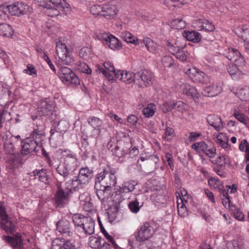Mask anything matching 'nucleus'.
Wrapping results in <instances>:
<instances>
[{
	"label": "nucleus",
	"mask_w": 249,
	"mask_h": 249,
	"mask_svg": "<svg viewBox=\"0 0 249 249\" xmlns=\"http://www.w3.org/2000/svg\"><path fill=\"white\" fill-rule=\"evenodd\" d=\"M136 84L141 87H147L152 84L153 74L149 70H144L135 73Z\"/></svg>",
	"instance_id": "nucleus-7"
},
{
	"label": "nucleus",
	"mask_w": 249,
	"mask_h": 249,
	"mask_svg": "<svg viewBox=\"0 0 249 249\" xmlns=\"http://www.w3.org/2000/svg\"><path fill=\"white\" fill-rule=\"evenodd\" d=\"M65 64H60L57 66L59 71L57 75L61 80L66 84H72L77 85L79 84L78 77L68 67H65Z\"/></svg>",
	"instance_id": "nucleus-6"
},
{
	"label": "nucleus",
	"mask_w": 249,
	"mask_h": 249,
	"mask_svg": "<svg viewBox=\"0 0 249 249\" xmlns=\"http://www.w3.org/2000/svg\"><path fill=\"white\" fill-rule=\"evenodd\" d=\"M226 56L229 60L239 66H246V61L244 58L238 50L235 49H229V52L227 53Z\"/></svg>",
	"instance_id": "nucleus-16"
},
{
	"label": "nucleus",
	"mask_w": 249,
	"mask_h": 249,
	"mask_svg": "<svg viewBox=\"0 0 249 249\" xmlns=\"http://www.w3.org/2000/svg\"><path fill=\"white\" fill-rule=\"evenodd\" d=\"M192 147L198 152H203L207 147V144L204 142H196L192 145Z\"/></svg>",
	"instance_id": "nucleus-54"
},
{
	"label": "nucleus",
	"mask_w": 249,
	"mask_h": 249,
	"mask_svg": "<svg viewBox=\"0 0 249 249\" xmlns=\"http://www.w3.org/2000/svg\"><path fill=\"white\" fill-rule=\"evenodd\" d=\"M52 249H65L63 247L62 241L59 239H56L52 243Z\"/></svg>",
	"instance_id": "nucleus-64"
},
{
	"label": "nucleus",
	"mask_w": 249,
	"mask_h": 249,
	"mask_svg": "<svg viewBox=\"0 0 249 249\" xmlns=\"http://www.w3.org/2000/svg\"><path fill=\"white\" fill-rule=\"evenodd\" d=\"M155 232L153 227L148 222L144 223L138 230L136 238L137 241H144L150 238Z\"/></svg>",
	"instance_id": "nucleus-9"
},
{
	"label": "nucleus",
	"mask_w": 249,
	"mask_h": 249,
	"mask_svg": "<svg viewBox=\"0 0 249 249\" xmlns=\"http://www.w3.org/2000/svg\"><path fill=\"white\" fill-rule=\"evenodd\" d=\"M178 215L182 217H186L188 214V212L185 204L183 203L179 204L178 202Z\"/></svg>",
	"instance_id": "nucleus-53"
},
{
	"label": "nucleus",
	"mask_w": 249,
	"mask_h": 249,
	"mask_svg": "<svg viewBox=\"0 0 249 249\" xmlns=\"http://www.w3.org/2000/svg\"><path fill=\"white\" fill-rule=\"evenodd\" d=\"M121 37L126 42L133 43L135 45L139 44V39L129 32H125L122 33Z\"/></svg>",
	"instance_id": "nucleus-38"
},
{
	"label": "nucleus",
	"mask_w": 249,
	"mask_h": 249,
	"mask_svg": "<svg viewBox=\"0 0 249 249\" xmlns=\"http://www.w3.org/2000/svg\"><path fill=\"white\" fill-rule=\"evenodd\" d=\"M92 171L86 167L80 170L77 177L83 181V183L86 184L89 182V179L92 178Z\"/></svg>",
	"instance_id": "nucleus-32"
},
{
	"label": "nucleus",
	"mask_w": 249,
	"mask_h": 249,
	"mask_svg": "<svg viewBox=\"0 0 249 249\" xmlns=\"http://www.w3.org/2000/svg\"><path fill=\"white\" fill-rule=\"evenodd\" d=\"M170 26L175 29L181 30L186 27L185 21L182 19L177 18L172 20L170 23Z\"/></svg>",
	"instance_id": "nucleus-42"
},
{
	"label": "nucleus",
	"mask_w": 249,
	"mask_h": 249,
	"mask_svg": "<svg viewBox=\"0 0 249 249\" xmlns=\"http://www.w3.org/2000/svg\"><path fill=\"white\" fill-rule=\"evenodd\" d=\"M7 13H9L8 6H0V19L5 20Z\"/></svg>",
	"instance_id": "nucleus-62"
},
{
	"label": "nucleus",
	"mask_w": 249,
	"mask_h": 249,
	"mask_svg": "<svg viewBox=\"0 0 249 249\" xmlns=\"http://www.w3.org/2000/svg\"><path fill=\"white\" fill-rule=\"evenodd\" d=\"M136 185L137 183L134 181L125 182L121 186H119L118 189L124 196L125 194L133 192L135 189V186Z\"/></svg>",
	"instance_id": "nucleus-33"
},
{
	"label": "nucleus",
	"mask_w": 249,
	"mask_h": 249,
	"mask_svg": "<svg viewBox=\"0 0 249 249\" xmlns=\"http://www.w3.org/2000/svg\"><path fill=\"white\" fill-rule=\"evenodd\" d=\"M226 188L227 189H225L223 188H222L221 189H219L218 190V192L220 193V195L221 198H226V197H230L229 195H228V192L229 189H231V193H234V192L232 191L233 189H231V186L229 185H227L226 186Z\"/></svg>",
	"instance_id": "nucleus-60"
},
{
	"label": "nucleus",
	"mask_w": 249,
	"mask_h": 249,
	"mask_svg": "<svg viewBox=\"0 0 249 249\" xmlns=\"http://www.w3.org/2000/svg\"><path fill=\"white\" fill-rule=\"evenodd\" d=\"M142 205H140V203L137 198H135V200L130 201L128 204V207L131 212L133 213H138Z\"/></svg>",
	"instance_id": "nucleus-50"
},
{
	"label": "nucleus",
	"mask_w": 249,
	"mask_h": 249,
	"mask_svg": "<svg viewBox=\"0 0 249 249\" xmlns=\"http://www.w3.org/2000/svg\"><path fill=\"white\" fill-rule=\"evenodd\" d=\"M76 164V158L71 155H69L65 158L64 162L57 167L56 171L63 177L64 180H66L73 177Z\"/></svg>",
	"instance_id": "nucleus-3"
},
{
	"label": "nucleus",
	"mask_w": 249,
	"mask_h": 249,
	"mask_svg": "<svg viewBox=\"0 0 249 249\" xmlns=\"http://www.w3.org/2000/svg\"><path fill=\"white\" fill-rule=\"evenodd\" d=\"M222 91V88L218 83H213L207 86L203 91L204 96L213 97L219 94Z\"/></svg>",
	"instance_id": "nucleus-24"
},
{
	"label": "nucleus",
	"mask_w": 249,
	"mask_h": 249,
	"mask_svg": "<svg viewBox=\"0 0 249 249\" xmlns=\"http://www.w3.org/2000/svg\"><path fill=\"white\" fill-rule=\"evenodd\" d=\"M228 71L233 80H238L242 75H247L249 71L246 70V66H239L235 63L230 65Z\"/></svg>",
	"instance_id": "nucleus-17"
},
{
	"label": "nucleus",
	"mask_w": 249,
	"mask_h": 249,
	"mask_svg": "<svg viewBox=\"0 0 249 249\" xmlns=\"http://www.w3.org/2000/svg\"><path fill=\"white\" fill-rule=\"evenodd\" d=\"M156 110V107L153 104H149L142 110L143 115L147 118H149L154 115Z\"/></svg>",
	"instance_id": "nucleus-44"
},
{
	"label": "nucleus",
	"mask_w": 249,
	"mask_h": 249,
	"mask_svg": "<svg viewBox=\"0 0 249 249\" xmlns=\"http://www.w3.org/2000/svg\"><path fill=\"white\" fill-rule=\"evenodd\" d=\"M217 142L223 148H227L229 145L228 139L226 134L221 133L217 136Z\"/></svg>",
	"instance_id": "nucleus-46"
},
{
	"label": "nucleus",
	"mask_w": 249,
	"mask_h": 249,
	"mask_svg": "<svg viewBox=\"0 0 249 249\" xmlns=\"http://www.w3.org/2000/svg\"><path fill=\"white\" fill-rule=\"evenodd\" d=\"M62 244L65 249H78L74 242L70 240H64Z\"/></svg>",
	"instance_id": "nucleus-56"
},
{
	"label": "nucleus",
	"mask_w": 249,
	"mask_h": 249,
	"mask_svg": "<svg viewBox=\"0 0 249 249\" xmlns=\"http://www.w3.org/2000/svg\"><path fill=\"white\" fill-rule=\"evenodd\" d=\"M88 245L94 249H109L110 245L99 237L94 236L89 238Z\"/></svg>",
	"instance_id": "nucleus-18"
},
{
	"label": "nucleus",
	"mask_w": 249,
	"mask_h": 249,
	"mask_svg": "<svg viewBox=\"0 0 249 249\" xmlns=\"http://www.w3.org/2000/svg\"><path fill=\"white\" fill-rule=\"evenodd\" d=\"M101 132V129L93 128L89 127H84L82 129V134L85 135L88 138H92L93 143H96V139L99 136Z\"/></svg>",
	"instance_id": "nucleus-27"
},
{
	"label": "nucleus",
	"mask_w": 249,
	"mask_h": 249,
	"mask_svg": "<svg viewBox=\"0 0 249 249\" xmlns=\"http://www.w3.org/2000/svg\"><path fill=\"white\" fill-rule=\"evenodd\" d=\"M22 154L14 153L8 154L7 157V163L9 165L11 168H18L20 166L22 162Z\"/></svg>",
	"instance_id": "nucleus-20"
},
{
	"label": "nucleus",
	"mask_w": 249,
	"mask_h": 249,
	"mask_svg": "<svg viewBox=\"0 0 249 249\" xmlns=\"http://www.w3.org/2000/svg\"><path fill=\"white\" fill-rule=\"evenodd\" d=\"M208 184L212 189L215 190H217L218 191L219 189L223 188V185L221 182L214 178H210L208 180Z\"/></svg>",
	"instance_id": "nucleus-45"
},
{
	"label": "nucleus",
	"mask_w": 249,
	"mask_h": 249,
	"mask_svg": "<svg viewBox=\"0 0 249 249\" xmlns=\"http://www.w3.org/2000/svg\"><path fill=\"white\" fill-rule=\"evenodd\" d=\"M71 179L65 183V188L68 190H70L71 194L73 191H78L82 189L83 185L85 184L78 177H74V178H71Z\"/></svg>",
	"instance_id": "nucleus-22"
},
{
	"label": "nucleus",
	"mask_w": 249,
	"mask_h": 249,
	"mask_svg": "<svg viewBox=\"0 0 249 249\" xmlns=\"http://www.w3.org/2000/svg\"><path fill=\"white\" fill-rule=\"evenodd\" d=\"M99 38L103 41H105L107 45L112 50H116L121 48L120 41L114 36L104 32L99 36Z\"/></svg>",
	"instance_id": "nucleus-14"
},
{
	"label": "nucleus",
	"mask_w": 249,
	"mask_h": 249,
	"mask_svg": "<svg viewBox=\"0 0 249 249\" xmlns=\"http://www.w3.org/2000/svg\"><path fill=\"white\" fill-rule=\"evenodd\" d=\"M71 191L66 188L63 190L61 185H58V190L55 195L54 200L57 206L64 207L69 201V196Z\"/></svg>",
	"instance_id": "nucleus-13"
},
{
	"label": "nucleus",
	"mask_w": 249,
	"mask_h": 249,
	"mask_svg": "<svg viewBox=\"0 0 249 249\" xmlns=\"http://www.w3.org/2000/svg\"><path fill=\"white\" fill-rule=\"evenodd\" d=\"M7 6L9 13L12 15L20 16L30 12L29 6L25 2H17Z\"/></svg>",
	"instance_id": "nucleus-11"
},
{
	"label": "nucleus",
	"mask_w": 249,
	"mask_h": 249,
	"mask_svg": "<svg viewBox=\"0 0 249 249\" xmlns=\"http://www.w3.org/2000/svg\"><path fill=\"white\" fill-rule=\"evenodd\" d=\"M116 173V169L109 166L97 175L96 181L111 189L117 183Z\"/></svg>",
	"instance_id": "nucleus-4"
},
{
	"label": "nucleus",
	"mask_w": 249,
	"mask_h": 249,
	"mask_svg": "<svg viewBox=\"0 0 249 249\" xmlns=\"http://www.w3.org/2000/svg\"><path fill=\"white\" fill-rule=\"evenodd\" d=\"M21 145V154L22 155H27L33 152H38L42 145H38L32 138L28 137L23 141L20 142Z\"/></svg>",
	"instance_id": "nucleus-10"
},
{
	"label": "nucleus",
	"mask_w": 249,
	"mask_h": 249,
	"mask_svg": "<svg viewBox=\"0 0 249 249\" xmlns=\"http://www.w3.org/2000/svg\"><path fill=\"white\" fill-rule=\"evenodd\" d=\"M88 217L80 214H75L72 216V221L75 227L81 228Z\"/></svg>",
	"instance_id": "nucleus-41"
},
{
	"label": "nucleus",
	"mask_w": 249,
	"mask_h": 249,
	"mask_svg": "<svg viewBox=\"0 0 249 249\" xmlns=\"http://www.w3.org/2000/svg\"><path fill=\"white\" fill-rule=\"evenodd\" d=\"M238 34L239 37L241 38L245 42L249 41V27L243 26Z\"/></svg>",
	"instance_id": "nucleus-49"
},
{
	"label": "nucleus",
	"mask_w": 249,
	"mask_h": 249,
	"mask_svg": "<svg viewBox=\"0 0 249 249\" xmlns=\"http://www.w3.org/2000/svg\"><path fill=\"white\" fill-rule=\"evenodd\" d=\"M186 74L195 83L206 84L210 81L209 76L207 74L195 68L187 70Z\"/></svg>",
	"instance_id": "nucleus-8"
},
{
	"label": "nucleus",
	"mask_w": 249,
	"mask_h": 249,
	"mask_svg": "<svg viewBox=\"0 0 249 249\" xmlns=\"http://www.w3.org/2000/svg\"><path fill=\"white\" fill-rule=\"evenodd\" d=\"M239 148L240 151L245 152L249 151V144L248 143L247 141L245 139H244L241 141V143L239 145Z\"/></svg>",
	"instance_id": "nucleus-63"
},
{
	"label": "nucleus",
	"mask_w": 249,
	"mask_h": 249,
	"mask_svg": "<svg viewBox=\"0 0 249 249\" xmlns=\"http://www.w3.org/2000/svg\"><path fill=\"white\" fill-rule=\"evenodd\" d=\"M1 227L7 233L13 234V236L9 235L2 236V239L9 245L15 249H20L23 246L21 236L19 234H14L16 231L15 224L12 221L9 220L8 216L6 218L1 220Z\"/></svg>",
	"instance_id": "nucleus-1"
},
{
	"label": "nucleus",
	"mask_w": 249,
	"mask_h": 249,
	"mask_svg": "<svg viewBox=\"0 0 249 249\" xmlns=\"http://www.w3.org/2000/svg\"><path fill=\"white\" fill-rule=\"evenodd\" d=\"M119 9L113 1L103 5L102 17L107 20L116 18Z\"/></svg>",
	"instance_id": "nucleus-12"
},
{
	"label": "nucleus",
	"mask_w": 249,
	"mask_h": 249,
	"mask_svg": "<svg viewBox=\"0 0 249 249\" xmlns=\"http://www.w3.org/2000/svg\"><path fill=\"white\" fill-rule=\"evenodd\" d=\"M95 223L93 219L88 217L80 228L86 235H90L94 232Z\"/></svg>",
	"instance_id": "nucleus-29"
},
{
	"label": "nucleus",
	"mask_w": 249,
	"mask_h": 249,
	"mask_svg": "<svg viewBox=\"0 0 249 249\" xmlns=\"http://www.w3.org/2000/svg\"><path fill=\"white\" fill-rule=\"evenodd\" d=\"M161 62L165 67H171L174 64V61L172 56L165 55L162 58Z\"/></svg>",
	"instance_id": "nucleus-55"
},
{
	"label": "nucleus",
	"mask_w": 249,
	"mask_h": 249,
	"mask_svg": "<svg viewBox=\"0 0 249 249\" xmlns=\"http://www.w3.org/2000/svg\"><path fill=\"white\" fill-rule=\"evenodd\" d=\"M184 33L185 35L184 36L186 38V39L194 43H198L201 39V35L196 31H188L184 32Z\"/></svg>",
	"instance_id": "nucleus-36"
},
{
	"label": "nucleus",
	"mask_w": 249,
	"mask_h": 249,
	"mask_svg": "<svg viewBox=\"0 0 249 249\" xmlns=\"http://www.w3.org/2000/svg\"><path fill=\"white\" fill-rule=\"evenodd\" d=\"M29 138H32V139L38 145H41V142L43 141L45 138L44 126L41 125L38 128L35 129Z\"/></svg>",
	"instance_id": "nucleus-26"
},
{
	"label": "nucleus",
	"mask_w": 249,
	"mask_h": 249,
	"mask_svg": "<svg viewBox=\"0 0 249 249\" xmlns=\"http://www.w3.org/2000/svg\"><path fill=\"white\" fill-rule=\"evenodd\" d=\"M36 178H38L39 181L44 183L45 184L49 183V176L47 174L46 169L36 170L32 172Z\"/></svg>",
	"instance_id": "nucleus-34"
},
{
	"label": "nucleus",
	"mask_w": 249,
	"mask_h": 249,
	"mask_svg": "<svg viewBox=\"0 0 249 249\" xmlns=\"http://www.w3.org/2000/svg\"><path fill=\"white\" fill-rule=\"evenodd\" d=\"M174 55L181 61H185L187 59V55L182 49H178V51L174 53Z\"/></svg>",
	"instance_id": "nucleus-59"
},
{
	"label": "nucleus",
	"mask_w": 249,
	"mask_h": 249,
	"mask_svg": "<svg viewBox=\"0 0 249 249\" xmlns=\"http://www.w3.org/2000/svg\"><path fill=\"white\" fill-rule=\"evenodd\" d=\"M13 29L10 25L6 23L0 24V35L10 36L12 35Z\"/></svg>",
	"instance_id": "nucleus-40"
},
{
	"label": "nucleus",
	"mask_w": 249,
	"mask_h": 249,
	"mask_svg": "<svg viewBox=\"0 0 249 249\" xmlns=\"http://www.w3.org/2000/svg\"><path fill=\"white\" fill-rule=\"evenodd\" d=\"M53 105L49 100L42 101L40 103L38 107V114L40 116L49 115L52 113Z\"/></svg>",
	"instance_id": "nucleus-23"
},
{
	"label": "nucleus",
	"mask_w": 249,
	"mask_h": 249,
	"mask_svg": "<svg viewBox=\"0 0 249 249\" xmlns=\"http://www.w3.org/2000/svg\"><path fill=\"white\" fill-rule=\"evenodd\" d=\"M54 121L55 123H57V125L56 127V130L55 131L53 130H51L50 131V138L51 139H53V135H54L55 132L58 133V134L60 135V134L58 133V131H59L61 132H64L67 130L69 126L68 122L64 120H61L60 121L55 120Z\"/></svg>",
	"instance_id": "nucleus-31"
},
{
	"label": "nucleus",
	"mask_w": 249,
	"mask_h": 249,
	"mask_svg": "<svg viewBox=\"0 0 249 249\" xmlns=\"http://www.w3.org/2000/svg\"><path fill=\"white\" fill-rule=\"evenodd\" d=\"M235 118L241 123L246 125L247 124V120H246L244 114L240 113L239 111L235 110L233 114Z\"/></svg>",
	"instance_id": "nucleus-57"
},
{
	"label": "nucleus",
	"mask_w": 249,
	"mask_h": 249,
	"mask_svg": "<svg viewBox=\"0 0 249 249\" xmlns=\"http://www.w3.org/2000/svg\"><path fill=\"white\" fill-rule=\"evenodd\" d=\"M207 121L208 124L217 131H220L223 128L222 120L217 115H209L207 118Z\"/></svg>",
	"instance_id": "nucleus-28"
},
{
	"label": "nucleus",
	"mask_w": 249,
	"mask_h": 249,
	"mask_svg": "<svg viewBox=\"0 0 249 249\" xmlns=\"http://www.w3.org/2000/svg\"><path fill=\"white\" fill-rule=\"evenodd\" d=\"M194 25L199 31L203 30L206 32H213L215 29L213 24L205 18L196 19L194 21Z\"/></svg>",
	"instance_id": "nucleus-19"
},
{
	"label": "nucleus",
	"mask_w": 249,
	"mask_h": 249,
	"mask_svg": "<svg viewBox=\"0 0 249 249\" xmlns=\"http://www.w3.org/2000/svg\"><path fill=\"white\" fill-rule=\"evenodd\" d=\"M143 42L147 49L150 52L155 53L158 51V45L154 43L150 38H145L143 40Z\"/></svg>",
	"instance_id": "nucleus-39"
},
{
	"label": "nucleus",
	"mask_w": 249,
	"mask_h": 249,
	"mask_svg": "<svg viewBox=\"0 0 249 249\" xmlns=\"http://www.w3.org/2000/svg\"><path fill=\"white\" fill-rule=\"evenodd\" d=\"M180 89L184 94L193 98L198 97V93L196 88L188 84H182Z\"/></svg>",
	"instance_id": "nucleus-30"
},
{
	"label": "nucleus",
	"mask_w": 249,
	"mask_h": 249,
	"mask_svg": "<svg viewBox=\"0 0 249 249\" xmlns=\"http://www.w3.org/2000/svg\"><path fill=\"white\" fill-rule=\"evenodd\" d=\"M115 77L126 84H130L132 82L136 83L135 73L132 72L118 70L117 71V73H115Z\"/></svg>",
	"instance_id": "nucleus-21"
},
{
	"label": "nucleus",
	"mask_w": 249,
	"mask_h": 249,
	"mask_svg": "<svg viewBox=\"0 0 249 249\" xmlns=\"http://www.w3.org/2000/svg\"><path fill=\"white\" fill-rule=\"evenodd\" d=\"M79 56L85 60L90 58L92 55L91 49L89 47H83L79 52Z\"/></svg>",
	"instance_id": "nucleus-51"
},
{
	"label": "nucleus",
	"mask_w": 249,
	"mask_h": 249,
	"mask_svg": "<svg viewBox=\"0 0 249 249\" xmlns=\"http://www.w3.org/2000/svg\"><path fill=\"white\" fill-rule=\"evenodd\" d=\"M88 123L92 128L101 129L103 121L97 117H91L88 119Z\"/></svg>",
	"instance_id": "nucleus-43"
},
{
	"label": "nucleus",
	"mask_w": 249,
	"mask_h": 249,
	"mask_svg": "<svg viewBox=\"0 0 249 249\" xmlns=\"http://www.w3.org/2000/svg\"><path fill=\"white\" fill-rule=\"evenodd\" d=\"M212 163L216 164L221 169H223L227 163L230 162V159L225 155H219L216 159L212 160Z\"/></svg>",
	"instance_id": "nucleus-37"
},
{
	"label": "nucleus",
	"mask_w": 249,
	"mask_h": 249,
	"mask_svg": "<svg viewBox=\"0 0 249 249\" xmlns=\"http://www.w3.org/2000/svg\"><path fill=\"white\" fill-rule=\"evenodd\" d=\"M111 199L115 204H119L124 199V196L118 188H117L112 194Z\"/></svg>",
	"instance_id": "nucleus-47"
},
{
	"label": "nucleus",
	"mask_w": 249,
	"mask_h": 249,
	"mask_svg": "<svg viewBox=\"0 0 249 249\" xmlns=\"http://www.w3.org/2000/svg\"><path fill=\"white\" fill-rule=\"evenodd\" d=\"M90 11L95 16L102 17L103 5H94L90 7Z\"/></svg>",
	"instance_id": "nucleus-52"
},
{
	"label": "nucleus",
	"mask_w": 249,
	"mask_h": 249,
	"mask_svg": "<svg viewBox=\"0 0 249 249\" xmlns=\"http://www.w3.org/2000/svg\"><path fill=\"white\" fill-rule=\"evenodd\" d=\"M15 138H10V141L4 144L5 150L8 154L13 153L16 149Z\"/></svg>",
	"instance_id": "nucleus-48"
},
{
	"label": "nucleus",
	"mask_w": 249,
	"mask_h": 249,
	"mask_svg": "<svg viewBox=\"0 0 249 249\" xmlns=\"http://www.w3.org/2000/svg\"><path fill=\"white\" fill-rule=\"evenodd\" d=\"M39 5L46 8L45 12L49 17H56L68 8L69 4L65 0H36Z\"/></svg>",
	"instance_id": "nucleus-2"
},
{
	"label": "nucleus",
	"mask_w": 249,
	"mask_h": 249,
	"mask_svg": "<svg viewBox=\"0 0 249 249\" xmlns=\"http://www.w3.org/2000/svg\"><path fill=\"white\" fill-rule=\"evenodd\" d=\"M113 153L116 157L121 158L124 157L125 155H127V150H125V149H121L118 146H117L114 148Z\"/></svg>",
	"instance_id": "nucleus-58"
},
{
	"label": "nucleus",
	"mask_w": 249,
	"mask_h": 249,
	"mask_svg": "<svg viewBox=\"0 0 249 249\" xmlns=\"http://www.w3.org/2000/svg\"><path fill=\"white\" fill-rule=\"evenodd\" d=\"M79 69L82 72L88 74H90L92 72L91 69L85 62L80 63Z\"/></svg>",
	"instance_id": "nucleus-61"
},
{
	"label": "nucleus",
	"mask_w": 249,
	"mask_h": 249,
	"mask_svg": "<svg viewBox=\"0 0 249 249\" xmlns=\"http://www.w3.org/2000/svg\"><path fill=\"white\" fill-rule=\"evenodd\" d=\"M56 52L59 58L56 62V66H60V64L70 65L73 62V57L64 43L60 42L56 43Z\"/></svg>",
	"instance_id": "nucleus-5"
},
{
	"label": "nucleus",
	"mask_w": 249,
	"mask_h": 249,
	"mask_svg": "<svg viewBox=\"0 0 249 249\" xmlns=\"http://www.w3.org/2000/svg\"><path fill=\"white\" fill-rule=\"evenodd\" d=\"M233 93L241 101H247L249 100V87L247 86L240 88Z\"/></svg>",
	"instance_id": "nucleus-35"
},
{
	"label": "nucleus",
	"mask_w": 249,
	"mask_h": 249,
	"mask_svg": "<svg viewBox=\"0 0 249 249\" xmlns=\"http://www.w3.org/2000/svg\"><path fill=\"white\" fill-rule=\"evenodd\" d=\"M57 231L65 237L71 236L74 231L70 222L66 219H61L56 224Z\"/></svg>",
	"instance_id": "nucleus-15"
},
{
	"label": "nucleus",
	"mask_w": 249,
	"mask_h": 249,
	"mask_svg": "<svg viewBox=\"0 0 249 249\" xmlns=\"http://www.w3.org/2000/svg\"><path fill=\"white\" fill-rule=\"evenodd\" d=\"M94 188L96 190V194L99 199L101 200H104L106 198V196L107 195L110 191L111 189L108 187L106 186L100 182H95Z\"/></svg>",
	"instance_id": "nucleus-25"
}]
</instances>
